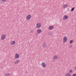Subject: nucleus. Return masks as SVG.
Returning a JSON list of instances; mask_svg holds the SVG:
<instances>
[{
    "mask_svg": "<svg viewBox=\"0 0 76 76\" xmlns=\"http://www.w3.org/2000/svg\"><path fill=\"white\" fill-rule=\"evenodd\" d=\"M41 65H42V67L43 68H45L46 67V66H47V65H46V64L45 62H42Z\"/></svg>",
    "mask_w": 76,
    "mask_h": 76,
    "instance_id": "nucleus-2",
    "label": "nucleus"
},
{
    "mask_svg": "<svg viewBox=\"0 0 76 76\" xmlns=\"http://www.w3.org/2000/svg\"><path fill=\"white\" fill-rule=\"evenodd\" d=\"M63 7L64 8H66L67 7H68V5H67V4H65L63 5Z\"/></svg>",
    "mask_w": 76,
    "mask_h": 76,
    "instance_id": "nucleus-12",
    "label": "nucleus"
},
{
    "mask_svg": "<svg viewBox=\"0 0 76 76\" xmlns=\"http://www.w3.org/2000/svg\"><path fill=\"white\" fill-rule=\"evenodd\" d=\"M75 69H76V66H75Z\"/></svg>",
    "mask_w": 76,
    "mask_h": 76,
    "instance_id": "nucleus-24",
    "label": "nucleus"
},
{
    "mask_svg": "<svg viewBox=\"0 0 76 76\" xmlns=\"http://www.w3.org/2000/svg\"><path fill=\"white\" fill-rule=\"evenodd\" d=\"M33 32H34V29H31L30 31V32L31 33H33Z\"/></svg>",
    "mask_w": 76,
    "mask_h": 76,
    "instance_id": "nucleus-20",
    "label": "nucleus"
},
{
    "mask_svg": "<svg viewBox=\"0 0 76 76\" xmlns=\"http://www.w3.org/2000/svg\"><path fill=\"white\" fill-rule=\"evenodd\" d=\"M65 76H71V75L69 73H67L66 75Z\"/></svg>",
    "mask_w": 76,
    "mask_h": 76,
    "instance_id": "nucleus-17",
    "label": "nucleus"
},
{
    "mask_svg": "<svg viewBox=\"0 0 76 76\" xmlns=\"http://www.w3.org/2000/svg\"><path fill=\"white\" fill-rule=\"evenodd\" d=\"M70 44H72L73 42V40H71L69 42Z\"/></svg>",
    "mask_w": 76,
    "mask_h": 76,
    "instance_id": "nucleus-18",
    "label": "nucleus"
},
{
    "mask_svg": "<svg viewBox=\"0 0 76 76\" xmlns=\"http://www.w3.org/2000/svg\"><path fill=\"white\" fill-rule=\"evenodd\" d=\"M10 76V74L8 73H6L4 75V76Z\"/></svg>",
    "mask_w": 76,
    "mask_h": 76,
    "instance_id": "nucleus-15",
    "label": "nucleus"
},
{
    "mask_svg": "<svg viewBox=\"0 0 76 76\" xmlns=\"http://www.w3.org/2000/svg\"><path fill=\"white\" fill-rule=\"evenodd\" d=\"M16 44V42L15 41H11L10 42V44L12 45H15Z\"/></svg>",
    "mask_w": 76,
    "mask_h": 76,
    "instance_id": "nucleus-5",
    "label": "nucleus"
},
{
    "mask_svg": "<svg viewBox=\"0 0 76 76\" xmlns=\"http://www.w3.org/2000/svg\"><path fill=\"white\" fill-rule=\"evenodd\" d=\"M68 18V16L67 15H64L63 17V18L65 19H66Z\"/></svg>",
    "mask_w": 76,
    "mask_h": 76,
    "instance_id": "nucleus-13",
    "label": "nucleus"
},
{
    "mask_svg": "<svg viewBox=\"0 0 76 76\" xmlns=\"http://www.w3.org/2000/svg\"><path fill=\"white\" fill-rule=\"evenodd\" d=\"M48 34L49 35H53V32L51 31H50L48 33Z\"/></svg>",
    "mask_w": 76,
    "mask_h": 76,
    "instance_id": "nucleus-14",
    "label": "nucleus"
},
{
    "mask_svg": "<svg viewBox=\"0 0 76 76\" xmlns=\"http://www.w3.org/2000/svg\"><path fill=\"white\" fill-rule=\"evenodd\" d=\"M53 28H54L53 26H50L49 27V29L50 30H51V29H53Z\"/></svg>",
    "mask_w": 76,
    "mask_h": 76,
    "instance_id": "nucleus-16",
    "label": "nucleus"
},
{
    "mask_svg": "<svg viewBox=\"0 0 76 76\" xmlns=\"http://www.w3.org/2000/svg\"><path fill=\"white\" fill-rule=\"evenodd\" d=\"M36 26L38 28H40L41 27V24L39 23H37L36 25Z\"/></svg>",
    "mask_w": 76,
    "mask_h": 76,
    "instance_id": "nucleus-6",
    "label": "nucleus"
},
{
    "mask_svg": "<svg viewBox=\"0 0 76 76\" xmlns=\"http://www.w3.org/2000/svg\"><path fill=\"white\" fill-rule=\"evenodd\" d=\"M19 57H20L19 54L17 53L15 54V58H19Z\"/></svg>",
    "mask_w": 76,
    "mask_h": 76,
    "instance_id": "nucleus-4",
    "label": "nucleus"
},
{
    "mask_svg": "<svg viewBox=\"0 0 76 76\" xmlns=\"http://www.w3.org/2000/svg\"><path fill=\"white\" fill-rule=\"evenodd\" d=\"M74 9H75V7H73V8H72L71 9V12H73V10H74Z\"/></svg>",
    "mask_w": 76,
    "mask_h": 76,
    "instance_id": "nucleus-19",
    "label": "nucleus"
},
{
    "mask_svg": "<svg viewBox=\"0 0 76 76\" xmlns=\"http://www.w3.org/2000/svg\"><path fill=\"white\" fill-rule=\"evenodd\" d=\"M37 32L38 34H40V33H41V32H42V30H41V29H39L37 30Z\"/></svg>",
    "mask_w": 76,
    "mask_h": 76,
    "instance_id": "nucleus-10",
    "label": "nucleus"
},
{
    "mask_svg": "<svg viewBox=\"0 0 76 76\" xmlns=\"http://www.w3.org/2000/svg\"><path fill=\"white\" fill-rule=\"evenodd\" d=\"M72 76H76V74H74Z\"/></svg>",
    "mask_w": 76,
    "mask_h": 76,
    "instance_id": "nucleus-22",
    "label": "nucleus"
},
{
    "mask_svg": "<svg viewBox=\"0 0 76 76\" xmlns=\"http://www.w3.org/2000/svg\"><path fill=\"white\" fill-rule=\"evenodd\" d=\"M42 46L43 48H46L47 47V44L45 43H43L42 44Z\"/></svg>",
    "mask_w": 76,
    "mask_h": 76,
    "instance_id": "nucleus-7",
    "label": "nucleus"
},
{
    "mask_svg": "<svg viewBox=\"0 0 76 76\" xmlns=\"http://www.w3.org/2000/svg\"><path fill=\"white\" fill-rule=\"evenodd\" d=\"M19 60L18 59L16 60L14 62V64H18L19 63Z\"/></svg>",
    "mask_w": 76,
    "mask_h": 76,
    "instance_id": "nucleus-9",
    "label": "nucleus"
},
{
    "mask_svg": "<svg viewBox=\"0 0 76 76\" xmlns=\"http://www.w3.org/2000/svg\"><path fill=\"white\" fill-rule=\"evenodd\" d=\"M54 60H57L58 58V55H56L53 56V58Z\"/></svg>",
    "mask_w": 76,
    "mask_h": 76,
    "instance_id": "nucleus-8",
    "label": "nucleus"
},
{
    "mask_svg": "<svg viewBox=\"0 0 76 76\" xmlns=\"http://www.w3.org/2000/svg\"><path fill=\"white\" fill-rule=\"evenodd\" d=\"M67 41V38L66 37H64L63 39V43H64Z\"/></svg>",
    "mask_w": 76,
    "mask_h": 76,
    "instance_id": "nucleus-3",
    "label": "nucleus"
},
{
    "mask_svg": "<svg viewBox=\"0 0 76 76\" xmlns=\"http://www.w3.org/2000/svg\"><path fill=\"white\" fill-rule=\"evenodd\" d=\"M2 1H4V2H5V1H6V0H2Z\"/></svg>",
    "mask_w": 76,
    "mask_h": 76,
    "instance_id": "nucleus-23",
    "label": "nucleus"
},
{
    "mask_svg": "<svg viewBox=\"0 0 76 76\" xmlns=\"http://www.w3.org/2000/svg\"><path fill=\"white\" fill-rule=\"evenodd\" d=\"M6 37V36L5 34H3L2 35L1 37V40H4V39H5Z\"/></svg>",
    "mask_w": 76,
    "mask_h": 76,
    "instance_id": "nucleus-1",
    "label": "nucleus"
},
{
    "mask_svg": "<svg viewBox=\"0 0 76 76\" xmlns=\"http://www.w3.org/2000/svg\"><path fill=\"white\" fill-rule=\"evenodd\" d=\"M72 72H73V71L72 70H70V71H69L70 73H72Z\"/></svg>",
    "mask_w": 76,
    "mask_h": 76,
    "instance_id": "nucleus-21",
    "label": "nucleus"
},
{
    "mask_svg": "<svg viewBox=\"0 0 76 76\" xmlns=\"http://www.w3.org/2000/svg\"><path fill=\"white\" fill-rule=\"evenodd\" d=\"M31 18V15H29L27 16L26 19H30Z\"/></svg>",
    "mask_w": 76,
    "mask_h": 76,
    "instance_id": "nucleus-11",
    "label": "nucleus"
}]
</instances>
